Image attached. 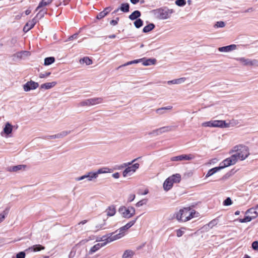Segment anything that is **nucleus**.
Segmentation results:
<instances>
[{"label": "nucleus", "mask_w": 258, "mask_h": 258, "mask_svg": "<svg viewBox=\"0 0 258 258\" xmlns=\"http://www.w3.org/2000/svg\"><path fill=\"white\" fill-rule=\"evenodd\" d=\"M230 153L236 156L237 160L243 161L250 155L248 147L242 145H236L233 147L230 151Z\"/></svg>", "instance_id": "nucleus-1"}, {"label": "nucleus", "mask_w": 258, "mask_h": 258, "mask_svg": "<svg viewBox=\"0 0 258 258\" xmlns=\"http://www.w3.org/2000/svg\"><path fill=\"white\" fill-rule=\"evenodd\" d=\"M199 216V213L196 212L194 210L189 208H184L180 209L179 212L176 213V218L179 221L186 222L194 217H197Z\"/></svg>", "instance_id": "nucleus-2"}, {"label": "nucleus", "mask_w": 258, "mask_h": 258, "mask_svg": "<svg viewBox=\"0 0 258 258\" xmlns=\"http://www.w3.org/2000/svg\"><path fill=\"white\" fill-rule=\"evenodd\" d=\"M137 219V218L129 222L115 232L110 233V235L107 237L108 241H113L123 237L125 235V232L135 224Z\"/></svg>", "instance_id": "nucleus-3"}, {"label": "nucleus", "mask_w": 258, "mask_h": 258, "mask_svg": "<svg viewBox=\"0 0 258 258\" xmlns=\"http://www.w3.org/2000/svg\"><path fill=\"white\" fill-rule=\"evenodd\" d=\"M138 159V158L135 159L131 162L125 163L121 165V168L126 167L127 166V167L123 171L122 174L123 177H126L127 176L131 175L136 171L137 169L139 168V164L138 163H135L132 166H129L137 160Z\"/></svg>", "instance_id": "nucleus-4"}, {"label": "nucleus", "mask_w": 258, "mask_h": 258, "mask_svg": "<svg viewBox=\"0 0 258 258\" xmlns=\"http://www.w3.org/2000/svg\"><path fill=\"white\" fill-rule=\"evenodd\" d=\"M202 126L203 127L226 128L229 127V124L226 123L224 120H214L204 122L202 123Z\"/></svg>", "instance_id": "nucleus-5"}, {"label": "nucleus", "mask_w": 258, "mask_h": 258, "mask_svg": "<svg viewBox=\"0 0 258 258\" xmlns=\"http://www.w3.org/2000/svg\"><path fill=\"white\" fill-rule=\"evenodd\" d=\"M118 212L123 218L129 219L135 214L136 210L133 207L127 208L125 206H121L119 208Z\"/></svg>", "instance_id": "nucleus-6"}, {"label": "nucleus", "mask_w": 258, "mask_h": 258, "mask_svg": "<svg viewBox=\"0 0 258 258\" xmlns=\"http://www.w3.org/2000/svg\"><path fill=\"white\" fill-rule=\"evenodd\" d=\"M237 161L236 156L232 155L230 157L226 158L221 162L220 164V167L221 169H222L225 167L235 164Z\"/></svg>", "instance_id": "nucleus-7"}, {"label": "nucleus", "mask_w": 258, "mask_h": 258, "mask_svg": "<svg viewBox=\"0 0 258 258\" xmlns=\"http://www.w3.org/2000/svg\"><path fill=\"white\" fill-rule=\"evenodd\" d=\"M237 60L242 65L245 66H258V60L256 59H250L245 57H239Z\"/></svg>", "instance_id": "nucleus-8"}, {"label": "nucleus", "mask_w": 258, "mask_h": 258, "mask_svg": "<svg viewBox=\"0 0 258 258\" xmlns=\"http://www.w3.org/2000/svg\"><path fill=\"white\" fill-rule=\"evenodd\" d=\"M86 179L88 181H91L96 179V175L94 173V172L91 171L87 173L86 174L80 176L75 178V180L79 181L84 179Z\"/></svg>", "instance_id": "nucleus-9"}, {"label": "nucleus", "mask_w": 258, "mask_h": 258, "mask_svg": "<svg viewBox=\"0 0 258 258\" xmlns=\"http://www.w3.org/2000/svg\"><path fill=\"white\" fill-rule=\"evenodd\" d=\"M195 156L191 154H182L181 155L174 156L171 158L170 160L172 161H179L183 160H191L194 159Z\"/></svg>", "instance_id": "nucleus-10"}, {"label": "nucleus", "mask_w": 258, "mask_h": 258, "mask_svg": "<svg viewBox=\"0 0 258 258\" xmlns=\"http://www.w3.org/2000/svg\"><path fill=\"white\" fill-rule=\"evenodd\" d=\"M173 13L172 9H165L159 10V17L161 19H167L170 17Z\"/></svg>", "instance_id": "nucleus-11"}, {"label": "nucleus", "mask_w": 258, "mask_h": 258, "mask_svg": "<svg viewBox=\"0 0 258 258\" xmlns=\"http://www.w3.org/2000/svg\"><path fill=\"white\" fill-rule=\"evenodd\" d=\"M39 86L38 83L32 81L28 82L23 86V89L24 91L27 92L31 90H34L36 89Z\"/></svg>", "instance_id": "nucleus-12"}, {"label": "nucleus", "mask_w": 258, "mask_h": 258, "mask_svg": "<svg viewBox=\"0 0 258 258\" xmlns=\"http://www.w3.org/2000/svg\"><path fill=\"white\" fill-rule=\"evenodd\" d=\"M106 240V242H104L103 243H98L95 245H94L93 247H92L90 250L88 252L89 254H92L93 253L95 252L97 250H98L101 247L105 246L107 243L109 242H111V241H108L107 237L105 239Z\"/></svg>", "instance_id": "nucleus-13"}, {"label": "nucleus", "mask_w": 258, "mask_h": 258, "mask_svg": "<svg viewBox=\"0 0 258 258\" xmlns=\"http://www.w3.org/2000/svg\"><path fill=\"white\" fill-rule=\"evenodd\" d=\"M36 21L35 19H33L32 20L28 21L23 28V31L25 32H27L29 30H30L36 24Z\"/></svg>", "instance_id": "nucleus-14"}, {"label": "nucleus", "mask_w": 258, "mask_h": 258, "mask_svg": "<svg viewBox=\"0 0 258 258\" xmlns=\"http://www.w3.org/2000/svg\"><path fill=\"white\" fill-rule=\"evenodd\" d=\"M236 45L235 44H231L230 45L221 47L218 48V50L220 52H228L234 50L236 49Z\"/></svg>", "instance_id": "nucleus-15"}, {"label": "nucleus", "mask_w": 258, "mask_h": 258, "mask_svg": "<svg viewBox=\"0 0 258 258\" xmlns=\"http://www.w3.org/2000/svg\"><path fill=\"white\" fill-rule=\"evenodd\" d=\"M245 214L251 215L250 216L254 219L258 216V208L256 207L250 208L245 212Z\"/></svg>", "instance_id": "nucleus-16"}, {"label": "nucleus", "mask_w": 258, "mask_h": 258, "mask_svg": "<svg viewBox=\"0 0 258 258\" xmlns=\"http://www.w3.org/2000/svg\"><path fill=\"white\" fill-rule=\"evenodd\" d=\"M111 8L109 7L106 8L103 11L99 13L96 16L97 19H101L105 17L111 10Z\"/></svg>", "instance_id": "nucleus-17"}, {"label": "nucleus", "mask_w": 258, "mask_h": 258, "mask_svg": "<svg viewBox=\"0 0 258 258\" xmlns=\"http://www.w3.org/2000/svg\"><path fill=\"white\" fill-rule=\"evenodd\" d=\"M112 171V170L110 168L108 167H103L99 169L96 172H94V173L96 174L97 178L98 176V175L100 174L111 173Z\"/></svg>", "instance_id": "nucleus-18"}, {"label": "nucleus", "mask_w": 258, "mask_h": 258, "mask_svg": "<svg viewBox=\"0 0 258 258\" xmlns=\"http://www.w3.org/2000/svg\"><path fill=\"white\" fill-rule=\"evenodd\" d=\"M173 186V183L170 180V179L167 178L163 183V187L164 190L168 191Z\"/></svg>", "instance_id": "nucleus-19"}, {"label": "nucleus", "mask_w": 258, "mask_h": 258, "mask_svg": "<svg viewBox=\"0 0 258 258\" xmlns=\"http://www.w3.org/2000/svg\"><path fill=\"white\" fill-rule=\"evenodd\" d=\"M13 130V126L9 122H7L3 130L4 133L8 136L10 134Z\"/></svg>", "instance_id": "nucleus-20"}, {"label": "nucleus", "mask_w": 258, "mask_h": 258, "mask_svg": "<svg viewBox=\"0 0 258 258\" xmlns=\"http://www.w3.org/2000/svg\"><path fill=\"white\" fill-rule=\"evenodd\" d=\"M170 180L173 184L174 183H178L181 180V175L178 173L173 174L168 177Z\"/></svg>", "instance_id": "nucleus-21"}, {"label": "nucleus", "mask_w": 258, "mask_h": 258, "mask_svg": "<svg viewBox=\"0 0 258 258\" xmlns=\"http://www.w3.org/2000/svg\"><path fill=\"white\" fill-rule=\"evenodd\" d=\"M156 59L155 58H145V59L142 62L144 66H148L151 65L155 64L156 63Z\"/></svg>", "instance_id": "nucleus-22"}, {"label": "nucleus", "mask_w": 258, "mask_h": 258, "mask_svg": "<svg viewBox=\"0 0 258 258\" xmlns=\"http://www.w3.org/2000/svg\"><path fill=\"white\" fill-rule=\"evenodd\" d=\"M56 85V82H48L41 85L40 88L48 90L52 88Z\"/></svg>", "instance_id": "nucleus-23"}, {"label": "nucleus", "mask_w": 258, "mask_h": 258, "mask_svg": "<svg viewBox=\"0 0 258 258\" xmlns=\"http://www.w3.org/2000/svg\"><path fill=\"white\" fill-rule=\"evenodd\" d=\"M89 100L91 106L99 104L103 102V98L101 97L89 98Z\"/></svg>", "instance_id": "nucleus-24"}, {"label": "nucleus", "mask_w": 258, "mask_h": 258, "mask_svg": "<svg viewBox=\"0 0 258 258\" xmlns=\"http://www.w3.org/2000/svg\"><path fill=\"white\" fill-rule=\"evenodd\" d=\"M30 55V53L28 51H22L16 53L15 56L19 58H25Z\"/></svg>", "instance_id": "nucleus-25"}, {"label": "nucleus", "mask_w": 258, "mask_h": 258, "mask_svg": "<svg viewBox=\"0 0 258 258\" xmlns=\"http://www.w3.org/2000/svg\"><path fill=\"white\" fill-rule=\"evenodd\" d=\"M129 4L127 3H123L121 5L120 8L117 9L114 11V13H117L119 10L123 12H128L129 11Z\"/></svg>", "instance_id": "nucleus-26"}, {"label": "nucleus", "mask_w": 258, "mask_h": 258, "mask_svg": "<svg viewBox=\"0 0 258 258\" xmlns=\"http://www.w3.org/2000/svg\"><path fill=\"white\" fill-rule=\"evenodd\" d=\"M185 80H186L185 78H180L179 79H174V80H171V81H167V83L168 85L180 84L183 83L185 82Z\"/></svg>", "instance_id": "nucleus-27"}, {"label": "nucleus", "mask_w": 258, "mask_h": 258, "mask_svg": "<svg viewBox=\"0 0 258 258\" xmlns=\"http://www.w3.org/2000/svg\"><path fill=\"white\" fill-rule=\"evenodd\" d=\"M44 249V247L42 246V245H40V244H37V245H33V246H31L29 248H28V249H27L26 250V251H34V252H36V251H40L42 249Z\"/></svg>", "instance_id": "nucleus-28"}, {"label": "nucleus", "mask_w": 258, "mask_h": 258, "mask_svg": "<svg viewBox=\"0 0 258 258\" xmlns=\"http://www.w3.org/2000/svg\"><path fill=\"white\" fill-rule=\"evenodd\" d=\"M220 170H221V167L219 166L218 167H215V168H213L212 169H210L208 173H207L206 175V178H208L209 177V176H212V175H213L214 173H216L217 172L220 171Z\"/></svg>", "instance_id": "nucleus-29"}, {"label": "nucleus", "mask_w": 258, "mask_h": 258, "mask_svg": "<svg viewBox=\"0 0 258 258\" xmlns=\"http://www.w3.org/2000/svg\"><path fill=\"white\" fill-rule=\"evenodd\" d=\"M107 215L108 216H113L116 213V210L113 206H109L106 210Z\"/></svg>", "instance_id": "nucleus-30"}, {"label": "nucleus", "mask_w": 258, "mask_h": 258, "mask_svg": "<svg viewBox=\"0 0 258 258\" xmlns=\"http://www.w3.org/2000/svg\"><path fill=\"white\" fill-rule=\"evenodd\" d=\"M52 2V0H42L39 4L38 7L36 8V10H38L40 8L43 7L47 6L50 5Z\"/></svg>", "instance_id": "nucleus-31"}, {"label": "nucleus", "mask_w": 258, "mask_h": 258, "mask_svg": "<svg viewBox=\"0 0 258 258\" xmlns=\"http://www.w3.org/2000/svg\"><path fill=\"white\" fill-rule=\"evenodd\" d=\"M25 168H26V165H17V166L12 167L10 169V171L16 172L18 170H24L25 169Z\"/></svg>", "instance_id": "nucleus-32"}, {"label": "nucleus", "mask_w": 258, "mask_h": 258, "mask_svg": "<svg viewBox=\"0 0 258 258\" xmlns=\"http://www.w3.org/2000/svg\"><path fill=\"white\" fill-rule=\"evenodd\" d=\"M140 16H141L140 12L138 11V10H137V11H134L133 13H132L130 15L129 18L131 20H135V19H137L139 17H140Z\"/></svg>", "instance_id": "nucleus-33"}, {"label": "nucleus", "mask_w": 258, "mask_h": 258, "mask_svg": "<svg viewBox=\"0 0 258 258\" xmlns=\"http://www.w3.org/2000/svg\"><path fill=\"white\" fill-rule=\"evenodd\" d=\"M134 254V252L132 250H126L124 252L122 258H132Z\"/></svg>", "instance_id": "nucleus-34"}, {"label": "nucleus", "mask_w": 258, "mask_h": 258, "mask_svg": "<svg viewBox=\"0 0 258 258\" xmlns=\"http://www.w3.org/2000/svg\"><path fill=\"white\" fill-rule=\"evenodd\" d=\"M55 61V58L54 57H46L44 59V64L45 66H49L52 63H53Z\"/></svg>", "instance_id": "nucleus-35"}, {"label": "nucleus", "mask_w": 258, "mask_h": 258, "mask_svg": "<svg viewBox=\"0 0 258 258\" xmlns=\"http://www.w3.org/2000/svg\"><path fill=\"white\" fill-rule=\"evenodd\" d=\"M80 63H86L87 65H90L92 63V61L91 59H90L88 57H85L80 60Z\"/></svg>", "instance_id": "nucleus-36"}, {"label": "nucleus", "mask_w": 258, "mask_h": 258, "mask_svg": "<svg viewBox=\"0 0 258 258\" xmlns=\"http://www.w3.org/2000/svg\"><path fill=\"white\" fill-rule=\"evenodd\" d=\"M172 108V107L171 106H168L164 107H162L160 108H158L156 110V112L158 114H163L164 113L163 110H171Z\"/></svg>", "instance_id": "nucleus-37"}, {"label": "nucleus", "mask_w": 258, "mask_h": 258, "mask_svg": "<svg viewBox=\"0 0 258 258\" xmlns=\"http://www.w3.org/2000/svg\"><path fill=\"white\" fill-rule=\"evenodd\" d=\"M154 27L155 26L153 24H150L144 28L143 32H149L151 31Z\"/></svg>", "instance_id": "nucleus-38"}, {"label": "nucleus", "mask_w": 258, "mask_h": 258, "mask_svg": "<svg viewBox=\"0 0 258 258\" xmlns=\"http://www.w3.org/2000/svg\"><path fill=\"white\" fill-rule=\"evenodd\" d=\"M172 126H166L160 127V131H161L162 134L168 132H170L172 130Z\"/></svg>", "instance_id": "nucleus-39"}, {"label": "nucleus", "mask_w": 258, "mask_h": 258, "mask_svg": "<svg viewBox=\"0 0 258 258\" xmlns=\"http://www.w3.org/2000/svg\"><path fill=\"white\" fill-rule=\"evenodd\" d=\"M252 217L250 216H245L243 219H239L238 220L241 223H245L250 222L252 220Z\"/></svg>", "instance_id": "nucleus-40"}, {"label": "nucleus", "mask_w": 258, "mask_h": 258, "mask_svg": "<svg viewBox=\"0 0 258 258\" xmlns=\"http://www.w3.org/2000/svg\"><path fill=\"white\" fill-rule=\"evenodd\" d=\"M225 26V24L223 21L217 22L214 25V27L215 28H223Z\"/></svg>", "instance_id": "nucleus-41"}, {"label": "nucleus", "mask_w": 258, "mask_h": 258, "mask_svg": "<svg viewBox=\"0 0 258 258\" xmlns=\"http://www.w3.org/2000/svg\"><path fill=\"white\" fill-rule=\"evenodd\" d=\"M71 131H64L60 133H58V137L59 138H62L64 137L67 136L68 135L70 134L71 133Z\"/></svg>", "instance_id": "nucleus-42"}, {"label": "nucleus", "mask_w": 258, "mask_h": 258, "mask_svg": "<svg viewBox=\"0 0 258 258\" xmlns=\"http://www.w3.org/2000/svg\"><path fill=\"white\" fill-rule=\"evenodd\" d=\"M8 210H6L3 211V213L0 214V223L4 220L5 216L8 214Z\"/></svg>", "instance_id": "nucleus-43"}, {"label": "nucleus", "mask_w": 258, "mask_h": 258, "mask_svg": "<svg viewBox=\"0 0 258 258\" xmlns=\"http://www.w3.org/2000/svg\"><path fill=\"white\" fill-rule=\"evenodd\" d=\"M134 25L137 28H140L143 25V21L141 19H138L134 22Z\"/></svg>", "instance_id": "nucleus-44"}, {"label": "nucleus", "mask_w": 258, "mask_h": 258, "mask_svg": "<svg viewBox=\"0 0 258 258\" xmlns=\"http://www.w3.org/2000/svg\"><path fill=\"white\" fill-rule=\"evenodd\" d=\"M80 105L81 106H91L89 99H86L81 102L80 103Z\"/></svg>", "instance_id": "nucleus-45"}, {"label": "nucleus", "mask_w": 258, "mask_h": 258, "mask_svg": "<svg viewBox=\"0 0 258 258\" xmlns=\"http://www.w3.org/2000/svg\"><path fill=\"white\" fill-rule=\"evenodd\" d=\"M175 4L178 6H184L186 4L185 0H176Z\"/></svg>", "instance_id": "nucleus-46"}, {"label": "nucleus", "mask_w": 258, "mask_h": 258, "mask_svg": "<svg viewBox=\"0 0 258 258\" xmlns=\"http://www.w3.org/2000/svg\"><path fill=\"white\" fill-rule=\"evenodd\" d=\"M232 204V201L230 198H227L223 202L224 206H230Z\"/></svg>", "instance_id": "nucleus-47"}, {"label": "nucleus", "mask_w": 258, "mask_h": 258, "mask_svg": "<svg viewBox=\"0 0 258 258\" xmlns=\"http://www.w3.org/2000/svg\"><path fill=\"white\" fill-rule=\"evenodd\" d=\"M78 37V33H74L72 36H70L65 41H72L77 39Z\"/></svg>", "instance_id": "nucleus-48"}, {"label": "nucleus", "mask_w": 258, "mask_h": 258, "mask_svg": "<svg viewBox=\"0 0 258 258\" xmlns=\"http://www.w3.org/2000/svg\"><path fill=\"white\" fill-rule=\"evenodd\" d=\"M50 74V72H46L45 73H41L39 74V77L40 78H44L48 77Z\"/></svg>", "instance_id": "nucleus-49"}, {"label": "nucleus", "mask_w": 258, "mask_h": 258, "mask_svg": "<svg viewBox=\"0 0 258 258\" xmlns=\"http://www.w3.org/2000/svg\"><path fill=\"white\" fill-rule=\"evenodd\" d=\"M25 253L24 251L19 252L16 255V258H25Z\"/></svg>", "instance_id": "nucleus-50"}, {"label": "nucleus", "mask_w": 258, "mask_h": 258, "mask_svg": "<svg viewBox=\"0 0 258 258\" xmlns=\"http://www.w3.org/2000/svg\"><path fill=\"white\" fill-rule=\"evenodd\" d=\"M217 222L216 220H214L211 221L208 224V226L210 228H212L215 225H217Z\"/></svg>", "instance_id": "nucleus-51"}, {"label": "nucleus", "mask_w": 258, "mask_h": 258, "mask_svg": "<svg viewBox=\"0 0 258 258\" xmlns=\"http://www.w3.org/2000/svg\"><path fill=\"white\" fill-rule=\"evenodd\" d=\"M252 247L254 250H258V241H255L252 243Z\"/></svg>", "instance_id": "nucleus-52"}, {"label": "nucleus", "mask_w": 258, "mask_h": 258, "mask_svg": "<svg viewBox=\"0 0 258 258\" xmlns=\"http://www.w3.org/2000/svg\"><path fill=\"white\" fill-rule=\"evenodd\" d=\"M152 134L155 135H159L162 134L161 131H160V128H159L157 130H154Z\"/></svg>", "instance_id": "nucleus-53"}, {"label": "nucleus", "mask_w": 258, "mask_h": 258, "mask_svg": "<svg viewBox=\"0 0 258 258\" xmlns=\"http://www.w3.org/2000/svg\"><path fill=\"white\" fill-rule=\"evenodd\" d=\"M183 233L184 231L181 229H178L176 231L177 236L178 237H181L183 235Z\"/></svg>", "instance_id": "nucleus-54"}, {"label": "nucleus", "mask_w": 258, "mask_h": 258, "mask_svg": "<svg viewBox=\"0 0 258 258\" xmlns=\"http://www.w3.org/2000/svg\"><path fill=\"white\" fill-rule=\"evenodd\" d=\"M144 59H145V58L132 60L131 61L132 64H133L137 63L139 62H141L144 60Z\"/></svg>", "instance_id": "nucleus-55"}, {"label": "nucleus", "mask_w": 258, "mask_h": 258, "mask_svg": "<svg viewBox=\"0 0 258 258\" xmlns=\"http://www.w3.org/2000/svg\"><path fill=\"white\" fill-rule=\"evenodd\" d=\"M110 235V234H109L108 235H107V236H103V237H102L101 238H98L96 240L97 241H104V242H106V240H105V239H106L108 236Z\"/></svg>", "instance_id": "nucleus-56"}, {"label": "nucleus", "mask_w": 258, "mask_h": 258, "mask_svg": "<svg viewBox=\"0 0 258 258\" xmlns=\"http://www.w3.org/2000/svg\"><path fill=\"white\" fill-rule=\"evenodd\" d=\"M135 198V195L134 194H131L128 196V202H132Z\"/></svg>", "instance_id": "nucleus-57"}, {"label": "nucleus", "mask_w": 258, "mask_h": 258, "mask_svg": "<svg viewBox=\"0 0 258 258\" xmlns=\"http://www.w3.org/2000/svg\"><path fill=\"white\" fill-rule=\"evenodd\" d=\"M118 20V19L117 18L116 20H111L110 22V25L112 26H115L117 24V21Z\"/></svg>", "instance_id": "nucleus-58"}, {"label": "nucleus", "mask_w": 258, "mask_h": 258, "mask_svg": "<svg viewBox=\"0 0 258 258\" xmlns=\"http://www.w3.org/2000/svg\"><path fill=\"white\" fill-rule=\"evenodd\" d=\"M131 64H132V61H128V62H127L126 63H124V64H122V65H121V66H119V67H118L117 69H119V68H121V67H125V66H128V65H131Z\"/></svg>", "instance_id": "nucleus-59"}, {"label": "nucleus", "mask_w": 258, "mask_h": 258, "mask_svg": "<svg viewBox=\"0 0 258 258\" xmlns=\"http://www.w3.org/2000/svg\"><path fill=\"white\" fill-rule=\"evenodd\" d=\"M56 138H57V139L59 138L58 134L54 135L49 136L48 137V139H56Z\"/></svg>", "instance_id": "nucleus-60"}, {"label": "nucleus", "mask_w": 258, "mask_h": 258, "mask_svg": "<svg viewBox=\"0 0 258 258\" xmlns=\"http://www.w3.org/2000/svg\"><path fill=\"white\" fill-rule=\"evenodd\" d=\"M120 174L118 172L114 173L112 174V177L114 178L117 179L119 177Z\"/></svg>", "instance_id": "nucleus-61"}, {"label": "nucleus", "mask_w": 258, "mask_h": 258, "mask_svg": "<svg viewBox=\"0 0 258 258\" xmlns=\"http://www.w3.org/2000/svg\"><path fill=\"white\" fill-rule=\"evenodd\" d=\"M144 204V203H143V201H140L136 204V206L138 207H140L143 206Z\"/></svg>", "instance_id": "nucleus-62"}, {"label": "nucleus", "mask_w": 258, "mask_h": 258, "mask_svg": "<svg viewBox=\"0 0 258 258\" xmlns=\"http://www.w3.org/2000/svg\"><path fill=\"white\" fill-rule=\"evenodd\" d=\"M46 13V12H42V11H40V12L37 14V16H39L42 17L43 16L44 14Z\"/></svg>", "instance_id": "nucleus-63"}, {"label": "nucleus", "mask_w": 258, "mask_h": 258, "mask_svg": "<svg viewBox=\"0 0 258 258\" xmlns=\"http://www.w3.org/2000/svg\"><path fill=\"white\" fill-rule=\"evenodd\" d=\"M131 3L134 5L137 4L140 0H130Z\"/></svg>", "instance_id": "nucleus-64"}]
</instances>
